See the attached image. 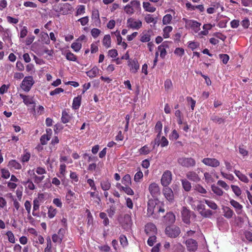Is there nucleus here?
<instances>
[{
	"label": "nucleus",
	"instance_id": "f257e3e1",
	"mask_svg": "<svg viewBox=\"0 0 252 252\" xmlns=\"http://www.w3.org/2000/svg\"><path fill=\"white\" fill-rule=\"evenodd\" d=\"M141 10L140 1L134 0H131L124 7L125 12L127 15H131L135 11H140Z\"/></svg>",
	"mask_w": 252,
	"mask_h": 252
},
{
	"label": "nucleus",
	"instance_id": "f03ea898",
	"mask_svg": "<svg viewBox=\"0 0 252 252\" xmlns=\"http://www.w3.org/2000/svg\"><path fill=\"white\" fill-rule=\"evenodd\" d=\"M73 7L70 3H58L54 5V10L62 15H68L73 10Z\"/></svg>",
	"mask_w": 252,
	"mask_h": 252
},
{
	"label": "nucleus",
	"instance_id": "7ed1b4c3",
	"mask_svg": "<svg viewBox=\"0 0 252 252\" xmlns=\"http://www.w3.org/2000/svg\"><path fill=\"white\" fill-rule=\"evenodd\" d=\"M178 163L184 168H193L195 166L196 162L194 158L191 157H182L178 158Z\"/></svg>",
	"mask_w": 252,
	"mask_h": 252
},
{
	"label": "nucleus",
	"instance_id": "20e7f679",
	"mask_svg": "<svg viewBox=\"0 0 252 252\" xmlns=\"http://www.w3.org/2000/svg\"><path fill=\"white\" fill-rule=\"evenodd\" d=\"M183 20L185 23V28L192 30L195 33H197L200 30L201 23L195 20H189L183 18Z\"/></svg>",
	"mask_w": 252,
	"mask_h": 252
},
{
	"label": "nucleus",
	"instance_id": "39448f33",
	"mask_svg": "<svg viewBox=\"0 0 252 252\" xmlns=\"http://www.w3.org/2000/svg\"><path fill=\"white\" fill-rule=\"evenodd\" d=\"M34 83V81L32 76H26L24 78L20 87L25 92H30Z\"/></svg>",
	"mask_w": 252,
	"mask_h": 252
},
{
	"label": "nucleus",
	"instance_id": "423d86ee",
	"mask_svg": "<svg viewBox=\"0 0 252 252\" xmlns=\"http://www.w3.org/2000/svg\"><path fill=\"white\" fill-rule=\"evenodd\" d=\"M172 180V173L171 171L170 170L164 171L160 179L161 185L165 188L171 184Z\"/></svg>",
	"mask_w": 252,
	"mask_h": 252
},
{
	"label": "nucleus",
	"instance_id": "0eeeda50",
	"mask_svg": "<svg viewBox=\"0 0 252 252\" xmlns=\"http://www.w3.org/2000/svg\"><path fill=\"white\" fill-rule=\"evenodd\" d=\"M180 228L176 226H168L165 228V232L170 238H177L180 233Z\"/></svg>",
	"mask_w": 252,
	"mask_h": 252
},
{
	"label": "nucleus",
	"instance_id": "6e6552de",
	"mask_svg": "<svg viewBox=\"0 0 252 252\" xmlns=\"http://www.w3.org/2000/svg\"><path fill=\"white\" fill-rule=\"evenodd\" d=\"M162 193L165 199L169 202L173 203L175 200V195L173 190L169 186L162 189Z\"/></svg>",
	"mask_w": 252,
	"mask_h": 252
},
{
	"label": "nucleus",
	"instance_id": "1a4fd4ad",
	"mask_svg": "<svg viewBox=\"0 0 252 252\" xmlns=\"http://www.w3.org/2000/svg\"><path fill=\"white\" fill-rule=\"evenodd\" d=\"M126 24L128 28L133 30H139L142 26V22L141 20H135L132 18H129L127 19Z\"/></svg>",
	"mask_w": 252,
	"mask_h": 252
},
{
	"label": "nucleus",
	"instance_id": "9d476101",
	"mask_svg": "<svg viewBox=\"0 0 252 252\" xmlns=\"http://www.w3.org/2000/svg\"><path fill=\"white\" fill-rule=\"evenodd\" d=\"M202 162L206 166L213 168H217L220 165V162L218 159L215 158H204L202 159Z\"/></svg>",
	"mask_w": 252,
	"mask_h": 252
},
{
	"label": "nucleus",
	"instance_id": "9b49d317",
	"mask_svg": "<svg viewBox=\"0 0 252 252\" xmlns=\"http://www.w3.org/2000/svg\"><path fill=\"white\" fill-rule=\"evenodd\" d=\"M150 193L153 197H157L160 194L159 186L156 183H152L149 187Z\"/></svg>",
	"mask_w": 252,
	"mask_h": 252
},
{
	"label": "nucleus",
	"instance_id": "f8f14e48",
	"mask_svg": "<svg viewBox=\"0 0 252 252\" xmlns=\"http://www.w3.org/2000/svg\"><path fill=\"white\" fill-rule=\"evenodd\" d=\"M20 97L23 99V102L26 106H29L30 104H33V110L35 111V102L34 101L33 97L30 95H26V94H20Z\"/></svg>",
	"mask_w": 252,
	"mask_h": 252
},
{
	"label": "nucleus",
	"instance_id": "ddd939ff",
	"mask_svg": "<svg viewBox=\"0 0 252 252\" xmlns=\"http://www.w3.org/2000/svg\"><path fill=\"white\" fill-rule=\"evenodd\" d=\"M191 212L186 207H183L182 209V219L184 223L189 224Z\"/></svg>",
	"mask_w": 252,
	"mask_h": 252
},
{
	"label": "nucleus",
	"instance_id": "4468645a",
	"mask_svg": "<svg viewBox=\"0 0 252 252\" xmlns=\"http://www.w3.org/2000/svg\"><path fill=\"white\" fill-rule=\"evenodd\" d=\"M185 244L187 247V250L189 252H195L197 250V243L195 240L190 238L185 241Z\"/></svg>",
	"mask_w": 252,
	"mask_h": 252
},
{
	"label": "nucleus",
	"instance_id": "2eb2a0df",
	"mask_svg": "<svg viewBox=\"0 0 252 252\" xmlns=\"http://www.w3.org/2000/svg\"><path fill=\"white\" fill-rule=\"evenodd\" d=\"M145 231L148 236L154 235L157 233V228L155 224L148 223L145 225Z\"/></svg>",
	"mask_w": 252,
	"mask_h": 252
},
{
	"label": "nucleus",
	"instance_id": "dca6fc26",
	"mask_svg": "<svg viewBox=\"0 0 252 252\" xmlns=\"http://www.w3.org/2000/svg\"><path fill=\"white\" fill-rule=\"evenodd\" d=\"M186 176L189 180L195 182V183H198L201 180L198 174L194 171H187Z\"/></svg>",
	"mask_w": 252,
	"mask_h": 252
},
{
	"label": "nucleus",
	"instance_id": "f3484780",
	"mask_svg": "<svg viewBox=\"0 0 252 252\" xmlns=\"http://www.w3.org/2000/svg\"><path fill=\"white\" fill-rule=\"evenodd\" d=\"M157 210V204L154 200L151 199L148 202V215L149 217L153 216L154 212Z\"/></svg>",
	"mask_w": 252,
	"mask_h": 252
},
{
	"label": "nucleus",
	"instance_id": "a211bd4d",
	"mask_svg": "<svg viewBox=\"0 0 252 252\" xmlns=\"http://www.w3.org/2000/svg\"><path fill=\"white\" fill-rule=\"evenodd\" d=\"M128 66L130 67V71L132 73H135L139 68V64L138 61L136 59L132 61L129 60L128 61Z\"/></svg>",
	"mask_w": 252,
	"mask_h": 252
},
{
	"label": "nucleus",
	"instance_id": "6ab92c4d",
	"mask_svg": "<svg viewBox=\"0 0 252 252\" xmlns=\"http://www.w3.org/2000/svg\"><path fill=\"white\" fill-rule=\"evenodd\" d=\"M72 118V115L69 113L68 109H64L62 111L61 121L63 123H69Z\"/></svg>",
	"mask_w": 252,
	"mask_h": 252
},
{
	"label": "nucleus",
	"instance_id": "aec40b11",
	"mask_svg": "<svg viewBox=\"0 0 252 252\" xmlns=\"http://www.w3.org/2000/svg\"><path fill=\"white\" fill-rule=\"evenodd\" d=\"M230 204L233 206L235 209L236 213L237 214H241L243 211V206L239 202L235 201L234 199H231L230 201Z\"/></svg>",
	"mask_w": 252,
	"mask_h": 252
},
{
	"label": "nucleus",
	"instance_id": "412c9836",
	"mask_svg": "<svg viewBox=\"0 0 252 252\" xmlns=\"http://www.w3.org/2000/svg\"><path fill=\"white\" fill-rule=\"evenodd\" d=\"M33 211L32 213V215L34 217H39V210L40 206V203L37 199H33Z\"/></svg>",
	"mask_w": 252,
	"mask_h": 252
},
{
	"label": "nucleus",
	"instance_id": "4be33fe9",
	"mask_svg": "<svg viewBox=\"0 0 252 252\" xmlns=\"http://www.w3.org/2000/svg\"><path fill=\"white\" fill-rule=\"evenodd\" d=\"M151 39L149 31H144L140 34V41L142 42H149Z\"/></svg>",
	"mask_w": 252,
	"mask_h": 252
},
{
	"label": "nucleus",
	"instance_id": "5701e85b",
	"mask_svg": "<svg viewBox=\"0 0 252 252\" xmlns=\"http://www.w3.org/2000/svg\"><path fill=\"white\" fill-rule=\"evenodd\" d=\"M164 220L166 221V223L172 224L175 221L176 217L173 212H167L164 216Z\"/></svg>",
	"mask_w": 252,
	"mask_h": 252
},
{
	"label": "nucleus",
	"instance_id": "b1692460",
	"mask_svg": "<svg viewBox=\"0 0 252 252\" xmlns=\"http://www.w3.org/2000/svg\"><path fill=\"white\" fill-rule=\"evenodd\" d=\"M8 166L10 169H20L22 168L21 164L16 159H11L8 164Z\"/></svg>",
	"mask_w": 252,
	"mask_h": 252
},
{
	"label": "nucleus",
	"instance_id": "393cba45",
	"mask_svg": "<svg viewBox=\"0 0 252 252\" xmlns=\"http://www.w3.org/2000/svg\"><path fill=\"white\" fill-rule=\"evenodd\" d=\"M99 71V68L96 65H94L91 70L87 71L86 74L89 78H93L95 77L98 74Z\"/></svg>",
	"mask_w": 252,
	"mask_h": 252
},
{
	"label": "nucleus",
	"instance_id": "a878e982",
	"mask_svg": "<svg viewBox=\"0 0 252 252\" xmlns=\"http://www.w3.org/2000/svg\"><path fill=\"white\" fill-rule=\"evenodd\" d=\"M234 173L235 175L238 177V179L241 181L245 183H248L249 182V180L247 176L244 174H243L239 170H237V169H235L234 171Z\"/></svg>",
	"mask_w": 252,
	"mask_h": 252
},
{
	"label": "nucleus",
	"instance_id": "bb28decb",
	"mask_svg": "<svg viewBox=\"0 0 252 252\" xmlns=\"http://www.w3.org/2000/svg\"><path fill=\"white\" fill-rule=\"evenodd\" d=\"M75 198V193L72 191L71 189H68L65 195L66 202L68 203L73 202Z\"/></svg>",
	"mask_w": 252,
	"mask_h": 252
},
{
	"label": "nucleus",
	"instance_id": "cd10ccee",
	"mask_svg": "<svg viewBox=\"0 0 252 252\" xmlns=\"http://www.w3.org/2000/svg\"><path fill=\"white\" fill-rule=\"evenodd\" d=\"M81 104V96H77L73 98L72 102V108L73 109H79Z\"/></svg>",
	"mask_w": 252,
	"mask_h": 252
},
{
	"label": "nucleus",
	"instance_id": "c85d7f7f",
	"mask_svg": "<svg viewBox=\"0 0 252 252\" xmlns=\"http://www.w3.org/2000/svg\"><path fill=\"white\" fill-rule=\"evenodd\" d=\"M234 211L228 207H223V215L227 219H231L233 216Z\"/></svg>",
	"mask_w": 252,
	"mask_h": 252
},
{
	"label": "nucleus",
	"instance_id": "c756f323",
	"mask_svg": "<svg viewBox=\"0 0 252 252\" xmlns=\"http://www.w3.org/2000/svg\"><path fill=\"white\" fill-rule=\"evenodd\" d=\"M102 43L106 48H109V47H111V38L110 34H105L102 40Z\"/></svg>",
	"mask_w": 252,
	"mask_h": 252
},
{
	"label": "nucleus",
	"instance_id": "7c9ffc66",
	"mask_svg": "<svg viewBox=\"0 0 252 252\" xmlns=\"http://www.w3.org/2000/svg\"><path fill=\"white\" fill-rule=\"evenodd\" d=\"M143 8L145 11L149 12H154L156 10V8L152 6V4L148 1H144L143 3Z\"/></svg>",
	"mask_w": 252,
	"mask_h": 252
},
{
	"label": "nucleus",
	"instance_id": "2f4dec72",
	"mask_svg": "<svg viewBox=\"0 0 252 252\" xmlns=\"http://www.w3.org/2000/svg\"><path fill=\"white\" fill-rule=\"evenodd\" d=\"M182 185L184 189L187 192L190 190L191 189V184L188 180L186 179H184L181 180Z\"/></svg>",
	"mask_w": 252,
	"mask_h": 252
},
{
	"label": "nucleus",
	"instance_id": "473e14b6",
	"mask_svg": "<svg viewBox=\"0 0 252 252\" xmlns=\"http://www.w3.org/2000/svg\"><path fill=\"white\" fill-rule=\"evenodd\" d=\"M22 183L23 185L25 186L26 188L30 190H34L35 188L34 184L30 179H28L27 181H23Z\"/></svg>",
	"mask_w": 252,
	"mask_h": 252
},
{
	"label": "nucleus",
	"instance_id": "72a5a7b5",
	"mask_svg": "<svg viewBox=\"0 0 252 252\" xmlns=\"http://www.w3.org/2000/svg\"><path fill=\"white\" fill-rule=\"evenodd\" d=\"M100 186L102 190H109L111 187V184L109 180H105L100 182Z\"/></svg>",
	"mask_w": 252,
	"mask_h": 252
},
{
	"label": "nucleus",
	"instance_id": "f704fd0d",
	"mask_svg": "<svg viewBox=\"0 0 252 252\" xmlns=\"http://www.w3.org/2000/svg\"><path fill=\"white\" fill-rule=\"evenodd\" d=\"M122 183L125 186H130L131 184L130 175L126 174L122 179Z\"/></svg>",
	"mask_w": 252,
	"mask_h": 252
},
{
	"label": "nucleus",
	"instance_id": "c9c22d12",
	"mask_svg": "<svg viewBox=\"0 0 252 252\" xmlns=\"http://www.w3.org/2000/svg\"><path fill=\"white\" fill-rule=\"evenodd\" d=\"M92 19L94 22H100L99 12L98 10L94 9L92 11Z\"/></svg>",
	"mask_w": 252,
	"mask_h": 252
},
{
	"label": "nucleus",
	"instance_id": "e433bc0d",
	"mask_svg": "<svg viewBox=\"0 0 252 252\" xmlns=\"http://www.w3.org/2000/svg\"><path fill=\"white\" fill-rule=\"evenodd\" d=\"M57 213V209L53 206L48 207V216L49 219H53L56 216Z\"/></svg>",
	"mask_w": 252,
	"mask_h": 252
},
{
	"label": "nucleus",
	"instance_id": "4c0bfd02",
	"mask_svg": "<svg viewBox=\"0 0 252 252\" xmlns=\"http://www.w3.org/2000/svg\"><path fill=\"white\" fill-rule=\"evenodd\" d=\"M65 55V58L67 59L68 61H76L77 60V56L70 51H66Z\"/></svg>",
	"mask_w": 252,
	"mask_h": 252
},
{
	"label": "nucleus",
	"instance_id": "58836bf2",
	"mask_svg": "<svg viewBox=\"0 0 252 252\" xmlns=\"http://www.w3.org/2000/svg\"><path fill=\"white\" fill-rule=\"evenodd\" d=\"M204 202L210 209L215 210L218 209L217 204L214 201H212V200L205 199Z\"/></svg>",
	"mask_w": 252,
	"mask_h": 252
},
{
	"label": "nucleus",
	"instance_id": "ea45409f",
	"mask_svg": "<svg viewBox=\"0 0 252 252\" xmlns=\"http://www.w3.org/2000/svg\"><path fill=\"white\" fill-rule=\"evenodd\" d=\"M173 30V27L171 26H166L163 30V36L164 38H168L170 37V32Z\"/></svg>",
	"mask_w": 252,
	"mask_h": 252
},
{
	"label": "nucleus",
	"instance_id": "a19ab883",
	"mask_svg": "<svg viewBox=\"0 0 252 252\" xmlns=\"http://www.w3.org/2000/svg\"><path fill=\"white\" fill-rule=\"evenodd\" d=\"M99 217L100 219H103V224L105 226H107L109 224V220L107 217V215L105 212H100L99 213Z\"/></svg>",
	"mask_w": 252,
	"mask_h": 252
},
{
	"label": "nucleus",
	"instance_id": "79ce46f5",
	"mask_svg": "<svg viewBox=\"0 0 252 252\" xmlns=\"http://www.w3.org/2000/svg\"><path fill=\"white\" fill-rule=\"evenodd\" d=\"M82 47V44L78 41L73 42L71 44V48L73 49L75 52H78L80 50Z\"/></svg>",
	"mask_w": 252,
	"mask_h": 252
},
{
	"label": "nucleus",
	"instance_id": "37998d69",
	"mask_svg": "<svg viewBox=\"0 0 252 252\" xmlns=\"http://www.w3.org/2000/svg\"><path fill=\"white\" fill-rule=\"evenodd\" d=\"M46 246L44 249V252H52V242L51 238L48 236L46 238Z\"/></svg>",
	"mask_w": 252,
	"mask_h": 252
},
{
	"label": "nucleus",
	"instance_id": "c03bdc74",
	"mask_svg": "<svg viewBox=\"0 0 252 252\" xmlns=\"http://www.w3.org/2000/svg\"><path fill=\"white\" fill-rule=\"evenodd\" d=\"M212 189L213 192L215 193L216 195H218L219 196H221L223 195V191L221 189H220V188L218 187V186H212Z\"/></svg>",
	"mask_w": 252,
	"mask_h": 252
},
{
	"label": "nucleus",
	"instance_id": "a18cd8bd",
	"mask_svg": "<svg viewBox=\"0 0 252 252\" xmlns=\"http://www.w3.org/2000/svg\"><path fill=\"white\" fill-rule=\"evenodd\" d=\"M50 138H51V135H49V134H43V135H41L40 139L41 144H42V145L47 144L48 140H49Z\"/></svg>",
	"mask_w": 252,
	"mask_h": 252
},
{
	"label": "nucleus",
	"instance_id": "49530a36",
	"mask_svg": "<svg viewBox=\"0 0 252 252\" xmlns=\"http://www.w3.org/2000/svg\"><path fill=\"white\" fill-rule=\"evenodd\" d=\"M151 152L148 145H145L142 147L139 150V152L140 155H148Z\"/></svg>",
	"mask_w": 252,
	"mask_h": 252
},
{
	"label": "nucleus",
	"instance_id": "de8ad7c7",
	"mask_svg": "<svg viewBox=\"0 0 252 252\" xmlns=\"http://www.w3.org/2000/svg\"><path fill=\"white\" fill-rule=\"evenodd\" d=\"M119 240L121 245H122L123 247H126V246L128 245V241L125 235H121L119 237Z\"/></svg>",
	"mask_w": 252,
	"mask_h": 252
},
{
	"label": "nucleus",
	"instance_id": "09e8293b",
	"mask_svg": "<svg viewBox=\"0 0 252 252\" xmlns=\"http://www.w3.org/2000/svg\"><path fill=\"white\" fill-rule=\"evenodd\" d=\"M211 120H212L214 123L218 124L224 123L225 120L224 118L219 117L217 115H213L211 117Z\"/></svg>",
	"mask_w": 252,
	"mask_h": 252
},
{
	"label": "nucleus",
	"instance_id": "8fccbe9b",
	"mask_svg": "<svg viewBox=\"0 0 252 252\" xmlns=\"http://www.w3.org/2000/svg\"><path fill=\"white\" fill-rule=\"evenodd\" d=\"M173 19L172 16L171 14H166L162 18V23L163 25H167L170 23L172 19Z\"/></svg>",
	"mask_w": 252,
	"mask_h": 252
},
{
	"label": "nucleus",
	"instance_id": "3c124183",
	"mask_svg": "<svg viewBox=\"0 0 252 252\" xmlns=\"http://www.w3.org/2000/svg\"><path fill=\"white\" fill-rule=\"evenodd\" d=\"M232 190L234 192V194L237 196H240L241 195L242 190L241 188L238 186L232 185L231 186Z\"/></svg>",
	"mask_w": 252,
	"mask_h": 252
},
{
	"label": "nucleus",
	"instance_id": "603ef678",
	"mask_svg": "<svg viewBox=\"0 0 252 252\" xmlns=\"http://www.w3.org/2000/svg\"><path fill=\"white\" fill-rule=\"evenodd\" d=\"M194 189L197 191V192H198L201 193H206L207 190L203 187V186H201V185H196L194 187Z\"/></svg>",
	"mask_w": 252,
	"mask_h": 252
},
{
	"label": "nucleus",
	"instance_id": "864d4df0",
	"mask_svg": "<svg viewBox=\"0 0 252 252\" xmlns=\"http://www.w3.org/2000/svg\"><path fill=\"white\" fill-rule=\"evenodd\" d=\"M122 190L125 193H126V194L130 195H132L134 194V192L132 189L130 188V187H129V186H124V187H122Z\"/></svg>",
	"mask_w": 252,
	"mask_h": 252
},
{
	"label": "nucleus",
	"instance_id": "5fc2aeb1",
	"mask_svg": "<svg viewBox=\"0 0 252 252\" xmlns=\"http://www.w3.org/2000/svg\"><path fill=\"white\" fill-rule=\"evenodd\" d=\"M6 235L7 236L8 239L10 243H15V236L12 231H8L6 233Z\"/></svg>",
	"mask_w": 252,
	"mask_h": 252
},
{
	"label": "nucleus",
	"instance_id": "6e6d98bb",
	"mask_svg": "<svg viewBox=\"0 0 252 252\" xmlns=\"http://www.w3.org/2000/svg\"><path fill=\"white\" fill-rule=\"evenodd\" d=\"M1 177L4 179H8L10 176V173L7 169L2 168L1 169Z\"/></svg>",
	"mask_w": 252,
	"mask_h": 252
},
{
	"label": "nucleus",
	"instance_id": "4d7b16f0",
	"mask_svg": "<svg viewBox=\"0 0 252 252\" xmlns=\"http://www.w3.org/2000/svg\"><path fill=\"white\" fill-rule=\"evenodd\" d=\"M41 38L43 41V38L44 39V43L46 44H49L50 43L49 37L47 32H41Z\"/></svg>",
	"mask_w": 252,
	"mask_h": 252
},
{
	"label": "nucleus",
	"instance_id": "13d9d810",
	"mask_svg": "<svg viewBox=\"0 0 252 252\" xmlns=\"http://www.w3.org/2000/svg\"><path fill=\"white\" fill-rule=\"evenodd\" d=\"M220 58L222 62L224 64H226L228 61L230 59V57L227 54H220Z\"/></svg>",
	"mask_w": 252,
	"mask_h": 252
},
{
	"label": "nucleus",
	"instance_id": "bf43d9fd",
	"mask_svg": "<svg viewBox=\"0 0 252 252\" xmlns=\"http://www.w3.org/2000/svg\"><path fill=\"white\" fill-rule=\"evenodd\" d=\"M199 46V42L197 41H189L188 47L189 48H190L192 51H193V50L197 48Z\"/></svg>",
	"mask_w": 252,
	"mask_h": 252
},
{
	"label": "nucleus",
	"instance_id": "052dcab7",
	"mask_svg": "<svg viewBox=\"0 0 252 252\" xmlns=\"http://www.w3.org/2000/svg\"><path fill=\"white\" fill-rule=\"evenodd\" d=\"M143 173L142 171H139L136 173L134 176V181L135 182H139L140 179H142Z\"/></svg>",
	"mask_w": 252,
	"mask_h": 252
},
{
	"label": "nucleus",
	"instance_id": "680f3d73",
	"mask_svg": "<svg viewBox=\"0 0 252 252\" xmlns=\"http://www.w3.org/2000/svg\"><path fill=\"white\" fill-rule=\"evenodd\" d=\"M179 135L177 130H173L171 134L169 135V138L171 140H175L178 139Z\"/></svg>",
	"mask_w": 252,
	"mask_h": 252
},
{
	"label": "nucleus",
	"instance_id": "e2e57ef3",
	"mask_svg": "<svg viewBox=\"0 0 252 252\" xmlns=\"http://www.w3.org/2000/svg\"><path fill=\"white\" fill-rule=\"evenodd\" d=\"M85 13V6L83 5H80L77 8L76 15H82V14Z\"/></svg>",
	"mask_w": 252,
	"mask_h": 252
},
{
	"label": "nucleus",
	"instance_id": "0e129e2a",
	"mask_svg": "<svg viewBox=\"0 0 252 252\" xmlns=\"http://www.w3.org/2000/svg\"><path fill=\"white\" fill-rule=\"evenodd\" d=\"M163 127V125L161 121H158L156 123L155 127V130L156 132H161L162 129Z\"/></svg>",
	"mask_w": 252,
	"mask_h": 252
},
{
	"label": "nucleus",
	"instance_id": "69168bd1",
	"mask_svg": "<svg viewBox=\"0 0 252 252\" xmlns=\"http://www.w3.org/2000/svg\"><path fill=\"white\" fill-rule=\"evenodd\" d=\"M66 173V170L65 164H61L60 165V174H61L63 177H64L65 176Z\"/></svg>",
	"mask_w": 252,
	"mask_h": 252
},
{
	"label": "nucleus",
	"instance_id": "338daca9",
	"mask_svg": "<svg viewBox=\"0 0 252 252\" xmlns=\"http://www.w3.org/2000/svg\"><path fill=\"white\" fill-rule=\"evenodd\" d=\"M212 215H213L212 211L211 210L205 209V207L201 216L203 217H211Z\"/></svg>",
	"mask_w": 252,
	"mask_h": 252
},
{
	"label": "nucleus",
	"instance_id": "774afa93",
	"mask_svg": "<svg viewBox=\"0 0 252 252\" xmlns=\"http://www.w3.org/2000/svg\"><path fill=\"white\" fill-rule=\"evenodd\" d=\"M149 238L148 240V244L150 246H153L155 243H156V235L149 236Z\"/></svg>",
	"mask_w": 252,
	"mask_h": 252
}]
</instances>
